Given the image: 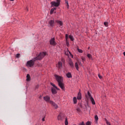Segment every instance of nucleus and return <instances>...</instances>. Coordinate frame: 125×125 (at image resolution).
<instances>
[{"label":"nucleus","instance_id":"1","mask_svg":"<svg viewBox=\"0 0 125 125\" xmlns=\"http://www.w3.org/2000/svg\"><path fill=\"white\" fill-rule=\"evenodd\" d=\"M45 55H46V52H43L40 53L38 56H37L32 60L28 61L27 62L26 66H27V67H33V66H34V64H35V61H36V60H42V58H43V57H44Z\"/></svg>","mask_w":125,"mask_h":125},{"label":"nucleus","instance_id":"2","mask_svg":"<svg viewBox=\"0 0 125 125\" xmlns=\"http://www.w3.org/2000/svg\"><path fill=\"white\" fill-rule=\"evenodd\" d=\"M55 78L58 83L59 86H60L62 90H64V89H65V87L64 86V83H63V77L59 75H55Z\"/></svg>","mask_w":125,"mask_h":125},{"label":"nucleus","instance_id":"3","mask_svg":"<svg viewBox=\"0 0 125 125\" xmlns=\"http://www.w3.org/2000/svg\"><path fill=\"white\" fill-rule=\"evenodd\" d=\"M60 1H61V0H56V1L51 2V6L53 7L54 6L58 7V6L60 5Z\"/></svg>","mask_w":125,"mask_h":125},{"label":"nucleus","instance_id":"4","mask_svg":"<svg viewBox=\"0 0 125 125\" xmlns=\"http://www.w3.org/2000/svg\"><path fill=\"white\" fill-rule=\"evenodd\" d=\"M43 99L47 103H50V101H50V97L48 96H44L43 97Z\"/></svg>","mask_w":125,"mask_h":125},{"label":"nucleus","instance_id":"5","mask_svg":"<svg viewBox=\"0 0 125 125\" xmlns=\"http://www.w3.org/2000/svg\"><path fill=\"white\" fill-rule=\"evenodd\" d=\"M50 44L51 45H56V42H55V38H52L50 41Z\"/></svg>","mask_w":125,"mask_h":125},{"label":"nucleus","instance_id":"6","mask_svg":"<svg viewBox=\"0 0 125 125\" xmlns=\"http://www.w3.org/2000/svg\"><path fill=\"white\" fill-rule=\"evenodd\" d=\"M50 104H51V105L55 108V109H58V105L57 104H55L53 101H50Z\"/></svg>","mask_w":125,"mask_h":125},{"label":"nucleus","instance_id":"7","mask_svg":"<svg viewBox=\"0 0 125 125\" xmlns=\"http://www.w3.org/2000/svg\"><path fill=\"white\" fill-rule=\"evenodd\" d=\"M49 27H53L54 26V20H51L49 21L48 24Z\"/></svg>","mask_w":125,"mask_h":125},{"label":"nucleus","instance_id":"8","mask_svg":"<svg viewBox=\"0 0 125 125\" xmlns=\"http://www.w3.org/2000/svg\"><path fill=\"white\" fill-rule=\"evenodd\" d=\"M69 64L71 68H74V63H73V61H72V60H70L69 61Z\"/></svg>","mask_w":125,"mask_h":125},{"label":"nucleus","instance_id":"9","mask_svg":"<svg viewBox=\"0 0 125 125\" xmlns=\"http://www.w3.org/2000/svg\"><path fill=\"white\" fill-rule=\"evenodd\" d=\"M89 99L93 105H95V101H94V99H93L92 97H90Z\"/></svg>","mask_w":125,"mask_h":125},{"label":"nucleus","instance_id":"10","mask_svg":"<svg viewBox=\"0 0 125 125\" xmlns=\"http://www.w3.org/2000/svg\"><path fill=\"white\" fill-rule=\"evenodd\" d=\"M57 66L59 69H61V68H62V62H59Z\"/></svg>","mask_w":125,"mask_h":125},{"label":"nucleus","instance_id":"11","mask_svg":"<svg viewBox=\"0 0 125 125\" xmlns=\"http://www.w3.org/2000/svg\"><path fill=\"white\" fill-rule=\"evenodd\" d=\"M56 22L60 25V26H62L63 25V22L62 21H59V20H56Z\"/></svg>","mask_w":125,"mask_h":125},{"label":"nucleus","instance_id":"12","mask_svg":"<svg viewBox=\"0 0 125 125\" xmlns=\"http://www.w3.org/2000/svg\"><path fill=\"white\" fill-rule=\"evenodd\" d=\"M77 99H78V100H81V99H82V94L80 92H79L78 93Z\"/></svg>","mask_w":125,"mask_h":125},{"label":"nucleus","instance_id":"13","mask_svg":"<svg viewBox=\"0 0 125 125\" xmlns=\"http://www.w3.org/2000/svg\"><path fill=\"white\" fill-rule=\"evenodd\" d=\"M30 81H31V76L29 74H27L26 75V81L30 82Z\"/></svg>","mask_w":125,"mask_h":125},{"label":"nucleus","instance_id":"14","mask_svg":"<svg viewBox=\"0 0 125 125\" xmlns=\"http://www.w3.org/2000/svg\"><path fill=\"white\" fill-rule=\"evenodd\" d=\"M51 91L53 94H56V93H57L56 90L54 88H51Z\"/></svg>","mask_w":125,"mask_h":125},{"label":"nucleus","instance_id":"15","mask_svg":"<svg viewBox=\"0 0 125 125\" xmlns=\"http://www.w3.org/2000/svg\"><path fill=\"white\" fill-rule=\"evenodd\" d=\"M58 121H62L63 120V118L61 116V114H60L58 116Z\"/></svg>","mask_w":125,"mask_h":125},{"label":"nucleus","instance_id":"16","mask_svg":"<svg viewBox=\"0 0 125 125\" xmlns=\"http://www.w3.org/2000/svg\"><path fill=\"white\" fill-rule=\"evenodd\" d=\"M66 75V77L69 79H70V78L72 77V74H71V73H70V72H68Z\"/></svg>","mask_w":125,"mask_h":125},{"label":"nucleus","instance_id":"17","mask_svg":"<svg viewBox=\"0 0 125 125\" xmlns=\"http://www.w3.org/2000/svg\"><path fill=\"white\" fill-rule=\"evenodd\" d=\"M75 66L77 71H79V63H78V62H76Z\"/></svg>","mask_w":125,"mask_h":125},{"label":"nucleus","instance_id":"18","mask_svg":"<svg viewBox=\"0 0 125 125\" xmlns=\"http://www.w3.org/2000/svg\"><path fill=\"white\" fill-rule=\"evenodd\" d=\"M51 85H52V86H53L54 87H55L56 89H57V90H59V88H58L57 86L55 85V84H53V83H51Z\"/></svg>","mask_w":125,"mask_h":125},{"label":"nucleus","instance_id":"19","mask_svg":"<svg viewBox=\"0 0 125 125\" xmlns=\"http://www.w3.org/2000/svg\"><path fill=\"white\" fill-rule=\"evenodd\" d=\"M54 10H56V8H53L51 9L50 14H52L54 12Z\"/></svg>","mask_w":125,"mask_h":125},{"label":"nucleus","instance_id":"20","mask_svg":"<svg viewBox=\"0 0 125 125\" xmlns=\"http://www.w3.org/2000/svg\"><path fill=\"white\" fill-rule=\"evenodd\" d=\"M73 102L74 104H77V98L76 97L73 98Z\"/></svg>","mask_w":125,"mask_h":125},{"label":"nucleus","instance_id":"21","mask_svg":"<svg viewBox=\"0 0 125 125\" xmlns=\"http://www.w3.org/2000/svg\"><path fill=\"white\" fill-rule=\"evenodd\" d=\"M69 39L71 40V41H72L73 42V41H74V37L72 36V35H69Z\"/></svg>","mask_w":125,"mask_h":125},{"label":"nucleus","instance_id":"22","mask_svg":"<svg viewBox=\"0 0 125 125\" xmlns=\"http://www.w3.org/2000/svg\"><path fill=\"white\" fill-rule=\"evenodd\" d=\"M87 56L88 57V58H89V59H92V57L91 56V55L90 54H88L87 55Z\"/></svg>","mask_w":125,"mask_h":125},{"label":"nucleus","instance_id":"23","mask_svg":"<svg viewBox=\"0 0 125 125\" xmlns=\"http://www.w3.org/2000/svg\"><path fill=\"white\" fill-rule=\"evenodd\" d=\"M81 59H82L83 62H84V61H85V58L83 57H82Z\"/></svg>","mask_w":125,"mask_h":125},{"label":"nucleus","instance_id":"24","mask_svg":"<svg viewBox=\"0 0 125 125\" xmlns=\"http://www.w3.org/2000/svg\"><path fill=\"white\" fill-rule=\"evenodd\" d=\"M95 120L96 122H97V121H98V116L97 115H95Z\"/></svg>","mask_w":125,"mask_h":125},{"label":"nucleus","instance_id":"25","mask_svg":"<svg viewBox=\"0 0 125 125\" xmlns=\"http://www.w3.org/2000/svg\"><path fill=\"white\" fill-rule=\"evenodd\" d=\"M87 94L89 96V98H90V97H92V96H91V95L90 94V93H89V91H88L87 92Z\"/></svg>","mask_w":125,"mask_h":125},{"label":"nucleus","instance_id":"26","mask_svg":"<svg viewBox=\"0 0 125 125\" xmlns=\"http://www.w3.org/2000/svg\"><path fill=\"white\" fill-rule=\"evenodd\" d=\"M105 122H106V125H111V124H110V122H108V120H107L106 119H105Z\"/></svg>","mask_w":125,"mask_h":125},{"label":"nucleus","instance_id":"27","mask_svg":"<svg viewBox=\"0 0 125 125\" xmlns=\"http://www.w3.org/2000/svg\"><path fill=\"white\" fill-rule=\"evenodd\" d=\"M104 25L105 27H108V22H104Z\"/></svg>","mask_w":125,"mask_h":125},{"label":"nucleus","instance_id":"28","mask_svg":"<svg viewBox=\"0 0 125 125\" xmlns=\"http://www.w3.org/2000/svg\"><path fill=\"white\" fill-rule=\"evenodd\" d=\"M78 51L80 52V53H83V50L82 49H78Z\"/></svg>","mask_w":125,"mask_h":125},{"label":"nucleus","instance_id":"29","mask_svg":"<svg viewBox=\"0 0 125 125\" xmlns=\"http://www.w3.org/2000/svg\"><path fill=\"white\" fill-rule=\"evenodd\" d=\"M77 111L78 112V113H81V109H80V108L79 107H77Z\"/></svg>","mask_w":125,"mask_h":125},{"label":"nucleus","instance_id":"30","mask_svg":"<svg viewBox=\"0 0 125 125\" xmlns=\"http://www.w3.org/2000/svg\"><path fill=\"white\" fill-rule=\"evenodd\" d=\"M65 2L67 4V8H69V3H68V1H67V0H65Z\"/></svg>","mask_w":125,"mask_h":125},{"label":"nucleus","instance_id":"31","mask_svg":"<svg viewBox=\"0 0 125 125\" xmlns=\"http://www.w3.org/2000/svg\"><path fill=\"white\" fill-rule=\"evenodd\" d=\"M66 42L67 46H69V45H70V44L69 43V41H68V40H66Z\"/></svg>","mask_w":125,"mask_h":125},{"label":"nucleus","instance_id":"32","mask_svg":"<svg viewBox=\"0 0 125 125\" xmlns=\"http://www.w3.org/2000/svg\"><path fill=\"white\" fill-rule=\"evenodd\" d=\"M16 57L17 58H19V57H20V54H17L16 55Z\"/></svg>","mask_w":125,"mask_h":125},{"label":"nucleus","instance_id":"33","mask_svg":"<svg viewBox=\"0 0 125 125\" xmlns=\"http://www.w3.org/2000/svg\"><path fill=\"white\" fill-rule=\"evenodd\" d=\"M68 34H66L65 35V39H66V41H68Z\"/></svg>","mask_w":125,"mask_h":125},{"label":"nucleus","instance_id":"34","mask_svg":"<svg viewBox=\"0 0 125 125\" xmlns=\"http://www.w3.org/2000/svg\"><path fill=\"white\" fill-rule=\"evenodd\" d=\"M98 77L99 78V79H100L101 80V79H102V77L101 76V75H100V74L98 75Z\"/></svg>","mask_w":125,"mask_h":125},{"label":"nucleus","instance_id":"35","mask_svg":"<svg viewBox=\"0 0 125 125\" xmlns=\"http://www.w3.org/2000/svg\"><path fill=\"white\" fill-rule=\"evenodd\" d=\"M86 125H90V122H87L86 123Z\"/></svg>","mask_w":125,"mask_h":125},{"label":"nucleus","instance_id":"36","mask_svg":"<svg viewBox=\"0 0 125 125\" xmlns=\"http://www.w3.org/2000/svg\"><path fill=\"white\" fill-rule=\"evenodd\" d=\"M39 88V85H37L35 87V89H38Z\"/></svg>","mask_w":125,"mask_h":125},{"label":"nucleus","instance_id":"37","mask_svg":"<svg viewBox=\"0 0 125 125\" xmlns=\"http://www.w3.org/2000/svg\"><path fill=\"white\" fill-rule=\"evenodd\" d=\"M79 125H85L84 123H83V122L82 123H80Z\"/></svg>","mask_w":125,"mask_h":125},{"label":"nucleus","instance_id":"38","mask_svg":"<svg viewBox=\"0 0 125 125\" xmlns=\"http://www.w3.org/2000/svg\"><path fill=\"white\" fill-rule=\"evenodd\" d=\"M62 62L64 63V62H65V60L63 59H62Z\"/></svg>","mask_w":125,"mask_h":125},{"label":"nucleus","instance_id":"39","mask_svg":"<svg viewBox=\"0 0 125 125\" xmlns=\"http://www.w3.org/2000/svg\"><path fill=\"white\" fill-rule=\"evenodd\" d=\"M44 119H45L44 117L42 118V122H44V121H45Z\"/></svg>","mask_w":125,"mask_h":125},{"label":"nucleus","instance_id":"40","mask_svg":"<svg viewBox=\"0 0 125 125\" xmlns=\"http://www.w3.org/2000/svg\"><path fill=\"white\" fill-rule=\"evenodd\" d=\"M78 63H79V65H80L81 66L82 62H78Z\"/></svg>","mask_w":125,"mask_h":125},{"label":"nucleus","instance_id":"41","mask_svg":"<svg viewBox=\"0 0 125 125\" xmlns=\"http://www.w3.org/2000/svg\"><path fill=\"white\" fill-rule=\"evenodd\" d=\"M39 99H42V96H40L39 97Z\"/></svg>","mask_w":125,"mask_h":125},{"label":"nucleus","instance_id":"42","mask_svg":"<svg viewBox=\"0 0 125 125\" xmlns=\"http://www.w3.org/2000/svg\"><path fill=\"white\" fill-rule=\"evenodd\" d=\"M26 10L28 11L29 9H28V7H26Z\"/></svg>","mask_w":125,"mask_h":125},{"label":"nucleus","instance_id":"43","mask_svg":"<svg viewBox=\"0 0 125 125\" xmlns=\"http://www.w3.org/2000/svg\"><path fill=\"white\" fill-rule=\"evenodd\" d=\"M123 54H124V56H125V52H124L123 53Z\"/></svg>","mask_w":125,"mask_h":125},{"label":"nucleus","instance_id":"44","mask_svg":"<svg viewBox=\"0 0 125 125\" xmlns=\"http://www.w3.org/2000/svg\"><path fill=\"white\" fill-rule=\"evenodd\" d=\"M10 1H13L14 0H10Z\"/></svg>","mask_w":125,"mask_h":125},{"label":"nucleus","instance_id":"45","mask_svg":"<svg viewBox=\"0 0 125 125\" xmlns=\"http://www.w3.org/2000/svg\"><path fill=\"white\" fill-rule=\"evenodd\" d=\"M69 53L70 54H71V52H69Z\"/></svg>","mask_w":125,"mask_h":125},{"label":"nucleus","instance_id":"46","mask_svg":"<svg viewBox=\"0 0 125 125\" xmlns=\"http://www.w3.org/2000/svg\"><path fill=\"white\" fill-rule=\"evenodd\" d=\"M88 49H89V47H88Z\"/></svg>","mask_w":125,"mask_h":125}]
</instances>
